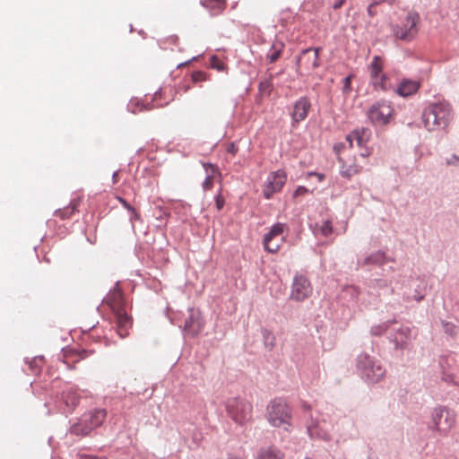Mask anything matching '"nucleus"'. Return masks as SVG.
Here are the masks:
<instances>
[{
	"label": "nucleus",
	"mask_w": 459,
	"mask_h": 459,
	"mask_svg": "<svg viewBox=\"0 0 459 459\" xmlns=\"http://www.w3.org/2000/svg\"><path fill=\"white\" fill-rule=\"evenodd\" d=\"M63 400L67 407L74 409L79 403L80 397L76 391L67 390L63 393Z\"/></svg>",
	"instance_id": "obj_23"
},
{
	"label": "nucleus",
	"mask_w": 459,
	"mask_h": 459,
	"mask_svg": "<svg viewBox=\"0 0 459 459\" xmlns=\"http://www.w3.org/2000/svg\"><path fill=\"white\" fill-rule=\"evenodd\" d=\"M311 108V102L307 97L299 98L294 104L291 117L294 122L299 123L305 120Z\"/></svg>",
	"instance_id": "obj_17"
},
{
	"label": "nucleus",
	"mask_w": 459,
	"mask_h": 459,
	"mask_svg": "<svg viewBox=\"0 0 459 459\" xmlns=\"http://www.w3.org/2000/svg\"><path fill=\"white\" fill-rule=\"evenodd\" d=\"M370 138V131L366 128L353 130L346 137V140L350 143V146H353V142H356L358 146H363L366 144Z\"/></svg>",
	"instance_id": "obj_18"
},
{
	"label": "nucleus",
	"mask_w": 459,
	"mask_h": 459,
	"mask_svg": "<svg viewBox=\"0 0 459 459\" xmlns=\"http://www.w3.org/2000/svg\"><path fill=\"white\" fill-rule=\"evenodd\" d=\"M228 459H246L244 456L237 455H230Z\"/></svg>",
	"instance_id": "obj_45"
},
{
	"label": "nucleus",
	"mask_w": 459,
	"mask_h": 459,
	"mask_svg": "<svg viewBox=\"0 0 459 459\" xmlns=\"http://www.w3.org/2000/svg\"><path fill=\"white\" fill-rule=\"evenodd\" d=\"M380 2L375 1L368 6V13L370 17H374L377 14V6Z\"/></svg>",
	"instance_id": "obj_37"
},
{
	"label": "nucleus",
	"mask_w": 459,
	"mask_h": 459,
	"mask_svg": "<svg viewBox=\"0 0 459 459\" xmlns=\"http://www.w3.org/2000/svg\"><path fill=\"white\" fill-rule=\"evenodd\" d=\"M358 368L364 377L371 382H378L385 372L383 367L368 354L359 356Z\"/></svg>",
	"instance_id": "obj_9"
},
{
	"label": "nucleus",
	"mask_w": 459,
	"mask_h": 459,
	"mask_svg": "<svg viewBox=\"0 0 459 459\" xmlns=\"http://www.w3.org/2000/svg\"><path fill=\"white\" fill-rule=\"evenodd\" d=\"M282 48H283V44H281V43L273 45L272 48L270 49V51L267 55V57L271 63H274L279 59V57L281 56Z\"/></svg>",
	"instance_id": "obj_29"
},
{
	"label": "nucleus",
	"mask_w": 459,
	"mask_h": 459,
	"mask_svg": "<svg viewBox=\"0 0 459 459\" xmlns=\"http://www.w3.org/2000/svg\"><path fill=\"white\" fill-rule=\"evenodd\" d=\"M367 116L372 124L385 126L393 118L394 108L389 101L379 100L370 106Z\"/></svg>",
	"instance_id": "obj_8"
},
{
	"label": "nucleus",
	"mask_w": 459,
	"mask_h": 459,
	"mask_svg": "<svg viewBox=\"0 0 459 459\" xmlns=\"http://www.w3.org/2000/svg\"><path fill=\"white\" fill-rule=\"evenodd\" d=\"M287 180V174L284 170L279 169L271 173L264 185L263 194L266 199H270L275 193L281 190Z\"/></svg>",
	"instance_id": "obj_13"
},
{
	"label": "nucleus",
	"mask_w": 459,
	"mask_h": 459,
	"mask_svg": "<svg viewBox=\"0 0 459 459\" xmlns=\"http://www.w3.org/2000/svg\"><path fill=\"white\" fill-rule=\"evenodd\" d=\"M447 163L450 165H459V157L456 155H453L448 160Z\"/></svg>",
	"instance_id": "obj_42"
},
{
	"label": "nucleus",
	"mask_w": 459,
	"mask_h": 459,
	"mask_svg": "<svg viewBox=\"0 0 459 459\" xmlns=\"http://www.w3.org/2000/svg\"><path fill=\"white\" fill-rule=\"evenodd\" d=\"M178 45V37L176 35H170L165 39H162L159 41V46L161 49L173 50V46Z\"/></svg>",
	"instance_id": "obj_28"
},
{
	"label": "nucleus",
	"mask_w": 459,
	"mask_h": 459,
	"mask_svg": "<svg viewBox=\"0 0 459 459\" xmlns=\"http://www.w3.org/2000/svg\"><path fill=\"white\" fill-rule=\"evenodd\" d=\"M215 178H212L211 176H206L204 183H203V188L207 191L210 190L213 186V181Z\"/></svg>",
	"instance_id": "obj_36"
},
{
	"label": "nucleus",
	"mask_w": 459,
	"mask_h": 459,
	"mask_svg": "<svg viewBox=\"0 0 459 459\" xmlns=\"http://www.w3.org/2000/svg\"><path fill=\"white\" fill-rule=\"evenodd\" d=\"M420 23V15L414 11L409 12L401 24L393 27V32L395 39L403 41H411L418 34V25Z\"/></svg>",
	"instance_id": "obj_5"
},
{
	"label": "nucleus",
	"mask_w": 459,
	"mask_h": 459,
	"mask_svg": "<svg viewBox=\"0 0 459 459\" xmlns=\"http://www.w3.org/2000/svg\"><path fill=\"white\" fill-rule=\"evenodd\" d=\"M226 410L229 416L238 424L243 425L252 420V404L240 398H231L227 401Z\"/></svg>",
	"instance_id": "obj_6"
},
{
	"label": "nucleus",
	"mask_w": 459,
	"mask_h": 459,
	"mask_svg": "<svg viewBox=\"0 0 459 459\" xmlns=\"http://www.w3.org/2000/svg\"><path fill=\"white\" fill-rule=\"evenodd\" d=\"M284 223H275L264 237V247L269 253H277L285 241L284 232L287 230Z\"/></svg>",
	"instance_id": "obj_10"
},
{
	"label": "nucleus",
	"mask_w": 459,
	"mask_h": 459,
	"mask_svg": "<svg viewBox=\"0 0 459 459\" xmlns=\"http://www.w3.org/2000/svg\"><path fill=\"white\" fill-rule=\"evenodd\" d=\"M257 459H283V455L273 448L262 449Z\"/></svg>",
	"instance_id": "obj_26"
},
{
	"label": "nucleus",
	"mask_w": 459,
	"mask_h": 459,
	"mask_svg": "<svg viewBox=\"0 0 459 459\" xmlns=\"http://www.w3.org/2000/svg\"><path fill=\"white\" fill-rule=\"evenodd\" d=\"M132 213H133L134 219H139V214L136 212L135 210H134V212H132Z\"/></svg>",
	"instance_id": "obj_48"
},
{
	"label": "nucleus",
	"mask_w": 459,
	"mask_h": 459,
	"mask_svg": "<svg viewBox=\"0 0 459 459\" xmlns=\"http://www.w3.org/2000/svg\"><path fill=\"white\" fill-rule=\"evenodd\" d=\"M103 302L108 305L114 316V323L118 336L120 338L127 337L133 325V319L127 314L126 301L121 290L117 288L114 289L106 296Z\"/></svg>",
	"instance_id": "obj_1"
},
{
	"label": "nucleus",
	"mask_w": 459,
	"mask_h": 459,
	"mask_svg": "<svg viewBox=\"0 0 459 459\" xmlns=\"http://www.w3.org/2000/svg\"><path fill=\"white\" fill-rule=\"evenodd\" d=\"M106 418L105 410H95L84 414L79 422L71 427V433L76 436H86L94 429L100 427Z\"/></svg>",
	"instance_id": "obj_7"
},
{
	"label": "nucleus",
	"mask_w": 459,
	"mask_h": 459,
	"mask_svg": "<svg viewBox=\"0 0 459 459\" xmlns=\"http://www.w3.org/2000/svg\"><path fill=\"white\" fill-rule=\"evenodd\" d=\"M452 115V109L448 103L440 102L430 104L425 108L422 119L425 127L429 131L445 128Z\"/></svg>",
	"instance_id": "obj_2"
},
{
	"label": "nucleus",
	"mask_w": 459,
	"mask_h": 459,
	"mask_svg": "<svg viewBox=\"0 0 459 459\" xmlns=\"http://www.w3.org/2000/svg\"><path fill=\"white\" fill-rule=\"evenodd\" d=\"M91 352L86 350H82L79 351H71L65 354V363L69 364L70 362H78L81 359H83L89 356Z\"/></svg>",
	"instance_id": "obj_25"
},
{
	"label": "nucleus",
	"mask_w": 459,
	"mask_h": 459,
	"mask_svg": "<svg viewBox=\"0 0 459 459\" xmlns=\"http://www.w3.org/2000/svg\"><path fill=\"white\" fill-rule=\"evenodd\" d=\"M201 4L213 15L221 13L226 7V0H202Z\"/></svg>",
	"instance_id": "obj_20"
},
{
	"label": "nucleus",
	"mask_w": 459,
	"mask_h": 459,
	"mask_svg": "<svg viewBox=\"0 0 459 459\" xmlns=\"http://www.w3.org/2000/svg\"><path fill=\"white\" fill-rule=\"evenodd\" d=\"M185 331H187L191 335L198 334L202 330L201 323L196 316L193 313L186 319Z\"/></svg>",
	"instance_id": "obj_21"
},
{
	"label": "nucleus",
	"mask_w": 459,
	"mask_h": 459,
	"mask_svg": "<svg viewBox=\"0 0 459 459\" xmlns=\"http://www.w3.org/2000/svg\"><path fill=\"white\" fill-rule=\"evenodd\" d=\"M385 59L375 56L368 65L370 83L377 91H387L393 88L390 78L384 73Z\"/></svg>",
	"instance_id": "obj_4"
},
{
	"label": "nucleus",
	"mask_w": 459,
	"mask_h": 459,
	"mask_svg": "<svg viewBox=\"0 0 459 459\" xmlns=\"http://www.w3.org/2000/svg\"><path fill=\"white\" fill-rule=\"evenodd\" d=\"M310 421L307 422V432L312 438H319L323 440L330 439V432L328 428H326V423L324 420L323 425L321 426L319 423L318 418H315L310 415Z\"/></svg>",
	"instance_id": "obj_16"
},
{
	"label": "nucleus",
	"mask_w": 459,
	"mask_h": 459,
	"mask_svg": "<svg viewBox=\"0 0 459 459\" xmlns=\"http://www.w3.org/2000/svg\"><path fill=\"white\" fill-rule=\"evenodd\" d=\"M420 83L417 81L403 79L398 85L395 92L403 97H408L417 92Z\"/></svg>",
	"instance_id": "obj_19"
},
{
	"label": "nucleus",
	"mask_w": 459,
	"mask_h": 459,
	"mask_svg": "<svg viewBox=\"0 0 459 459\" xmlns=\"http://www.w3.org/2000/svg\"><path fill=\"white\" fill-rule=\"evenodd\" d=\"M228 151H229L230 152H231V153L235 154V152H236V148H235V146L232 144V145L230 146V148H229V150H228Z\"/></svg>",
	"instance_id": "obj_46"
},
{
	"label": "nucleus",
	"mask_w": 459,
	"mask_h": 459,
	"mask_svg": "<svg viewBox=\"0 0 459 459\" xmlns=\"http://www.w3.org/2000/svg\"><path fill=\"white\" fill-rule=\"evenodd\" d=\"M269 423L276 428H282L289 431L291 427V409L287 403L281 399H274L266 409Z\"/></svg>",
	"instance_id": "obj_3"
},
{
	"label": "nucleus",
	"mask_w": 459,
	"mask_h": 459,
	"mask_svg": "<svg viewBox=\"0 0 459 459\" xmlns=\"http://www.w3.org/2000/svg\"><path fill=\"white\" fill-rule=\"evenodd\" d=\"M303 409L304 411H306L307 412H310V406L307 405V404H304L303 405Z\"/></svg>",
	"instance_id": "obj_47"
},
{
	"label": "nucleus",
	"mask_w": 459,
	"mask_h": 459,
	"mask_svg": "<svg viewBox=\"0 0 459 459\" xmlns=\"http://www.w3.org/2000/svg\"><path fill=\"white\" fill-rule=\"evenodd\" d=\"M192 80L194 82H204L207 80V75L204 72L195 71L192 74Z\"/></svg>",
	"instance_id": "obj_35"
},
{
	"label": "nucleus",
	"mask_w": 459,
	"mask_h": 459,
	"mask_svg": "<svg viewBox=\"0 0 459 459\" xmlns=\"http://www.w3.org/2000/svg\"><path fill=\"white\" fill-rule=\"evenodd\" d=\"M307 192V189L305 186H299V187L295 190V192H294V194H293V196H294V197H297V196H299V195H305Z\"/></svg>",
	"instance_id": "obj_41"
},
{
	"label": "nucleus",
	"mask_w": 459,
	"mask_h": 459,
	"mask_svg": "<svg viewBox=\"0 0 459 459\" xmlns=\"http://www.w3.org/2000/svg\"><path fill=\"white\" fill-rule=\"evenodd\" d=\"M351 75L347 76L343 80V91L349 93L351 90Z\"/></svg>",
	"instance_id": "obj_39"
},
{
	"label": "nucleus",
	"mask_w": 459,
	"mask_h": 459,
	"mask_svg": "<svg viewBox=\"0 0 459 459\" xmlns=\"http://www.w3.org/2000/svg\"><path fill=\"white\" fill-rule=\"evenodd\" d=\"M152 108H154L153 106H151L150 103H143V101H141L140 100L138 99H133L130 100L129 104H128V108L129 110L132 112V113H138V112H142V111H144V110H150L152 109Z\"/></svg>",
	"instance_id": "obj_24"
},
{
	"label": "nucleus",
	"mask_w": 459,
	"mask_h": 459,
	"mask_svg": "<svg viewBox=\"0 0 459 459\" xmlns=\"http://www.w3.org/2000/svg\"><path fill=\"white\" fill-rule=\"evenodd\" d=\"M298 68L304 67L306 70H314L320 65L319 48H307L302 51L298 63Z\"/></svg>",
	"instance_id": "obj_15"
},
{
	"label": "nucleus",
	"mask_w": 459,
	"mask_h": 459,
	"mask_svg": "<svg viewBox=\"0 0 459 459\" xmlns=\"http://www.w3.org/2000/svg\"><path fill=\"white\" fill-rule=\"evenodd\" d=\"M80 202L81 200L79 198L74 199L67 207L56 211L55 215L60 217L62 220L71 218L74 212L77 211Z\"/></svg>",
	"instance_id": "obj_22"
},
{
	"label": "nucleus",
	"mask_w": 459,
	"mask_h": 459,
	"mask_svg": "<svg viewBox=\"0 0 459 459\" xmlns=\"http://www.w3.org/2000/svg\"><path fill=\"white\" fill-rule=\"evenodd\" d=\"M344 3H345V0H337V1L333 4V9H339V8H341V7L342 6V4H343Z\"/></svg>",
	"instance_id": "obj_44"
},
{
	"label": "nucleus",
	"mask_w": 459,
	"mask_h": 459,
	"mask_svg": "<svg viewBox=\"0 0 459 459\" xmlns=\"http://www.w3.org/2000/svg\"><path fill=\"white\" fill-rule=\"evenodd\" d=\"M312 176L316 177L320 182L325 179V175L321 174V173H316V172L308 173V177H312Z\"/></svg>",
	"instance_id": "obj_43"
},
{
	"label": "nucleus",
	"mask_w": 459,
	"mask_h": 459,
	"mask_svg": "<svg viewBox=\"0 0 459 459\" xmlns=\"http://www.w3.org/2000/svg\"><path fill=\"white\" fill-rule=\"evenodd\" d=\"M267 85L268 86V83L267 82H262L260 83V89L262 90L263 88H264V86Z\"/></svg>",
	"instance_id": "obj_49"
},
{
	"label": "nucleus",
	"mask_w": 459,
	"mask_h": 459,
	"mask_svg": "<svg viewBox=\"0 0 459 459\" xmlns=\"http://www.w3.org/2000/svg\"><path fill=\"white\" fill-rule=\"evenodd\" d=\"M215 204L219 211L221 210L225 204V199L221 193L215 196Z\"/></svg>",
	"instance_id": "obj_38"
},
{
	"label": "nucleus",
	"mask_w": 459,
	"mask_h": 459,
	"mask_svg": "<svg viewBox=\"0 0 459 459\" xmlns=\"http://www.w3.org/2000/svg\"><path fill=\"white\" fill-rule=\"evenodd\" d=\"M210 65L213 69H216L218 71H224L225 65L224 63L216 56H212L210 59Z\"/></svg>",
	"instance_id": "obj_33"
},
{
	"label": "nucleus",
	"mask_w": 459,
	"mask_h": 459,
	"mask_svg": "<svg viewBox=\"0 0 459 459\" xmlns=\"http://www.w3.org/2000/svg\"><path fill=\"white\" fill-rule=\"evenodd\" d=\"M203 166L204 168L206 176H211L212 178L221 177V172L215 165L211 163H203Z\"/></svg>",
	"instance_id": "obj_32"
},
{
	"label": "nucleus",
	"mask_w": 459,
	"mask_h": 459,
	"mask_svg": "<svg viewBox=\"0 0 459 459\" xmlns=\"http://www.w3.org/2000/svg\"><path fill=\"white\" fill-rule=\"evenodd\" d=\"M364 264H382L385 263V254L382 252H376L365 258Z\"/></svg>",
	"instance_id": "obj_30"
},
{
	"label": "nucleus",
	"mask_w": 459,
	"mask_h": 459,
	"mask_svg": "<svg viewBox=\"0 0 459 459\" xmlns=\"http://www.w3.org/2000/svg\"><path fill=\"white\" fill-rule=\"evenodd\" d=\"M117 200L119 201V203L123 205V207H125L126 210H128L129 212H134V208L132 207L127 202L126 200H125L124 198L122 197H119L117 196Z\"/></svg>",
	"instance_id": "obj_40"
},
{
	"label": "nucleus",
	"mask_w": 459,
	"mask_h": 459,
	"mask_svg": "<svg viewBox=\"0 0 459 459\" xmlns=\"http://www.w3.org/2000/svg\"><path fill=\"white\" fill-rule=\"evenodd\" d=\"M339 160L342 163L340 172L344 178H351L361 171L362 166L357 164L356 158L352 155L342 152Z\"/></svg>",
	"instance_id": "obj_14"
},
{
	"label": "nucleus",
	"mask_w": 459,
	"mask_h": 459,
	"mask_svg": "<svg viewBox=\"0 0 459 459\" xmlns=\"http://www.w3.org/2000/svg\"><path fill=\"white\" fill-rule=\"evenodd\" d=\"M313 288L308 279L304 275H295L291 286L290 298L295 301L300 302L312 294Z\"/></svg>",
	"instance_id": "obj_11"
},
{
	"label": "nucleus",
	"mask_w": 459,
	"mask_h": 459,
	"mask_svg": "<svg viewBox=\"0 0 459 459\" xmlns=\"http://www.w3.org/2000/svg\"><path fill=\"white\" fill-rule=\"evenodd\" d=\"M391 324H392V322L387 321V322H384L379 325H373L370 329V333L372 335L381 336L387 331V329L389 328Z\"/></svg>",
	"instance_id": "obj_31"
},
{
	"label": "nucleus",
	"mask_w": 459,
	"mask_h": 459,
	"mask_svg": "<svg viewBox=\"0 0 459 459\" xmlns=\"http://www.w3.org/2000/svg\"><path fill=\"white\" fill-rule=\"evenodd\" d=\"M410 331L409 329H401L394 336V342L397 348L405 347L407 341L409 340Z\"/></svg>",
	"instance_id": "obj_27"
},
{
	"label": "nucleus",
	"mask_w": 459,
	"mask_h": 459,
	"mask_svg": "<svg viewBox=\"0 0 459 459\" xmlns=\"http://www.w3.org/2000/svg\"><path fill=\"white\" fill-rule=\"evenodd\" d=\"M320 232L325 237H328L332 234L333 228H332V224L329 221H325L323 222V224L320 227Z\"/></svg>",
	"instance_id": "obj_34"
},
{
	"label": "nucleus",
	"mask_w": 459,
	"mask_h": 459,
	"mask_svg": "<svg viewBox=\"0 0 459 459\" xmlns=\"http://www.w3.org/2000/svg\"><path fill=\"white\" fill-rule=\"evenodd\" d=\"M455 419L445 408H437L432 413L434 429L440 434H446L455 425Z\"/></svg>",
	"instance_id": "obj_12"
}]
</instances>
